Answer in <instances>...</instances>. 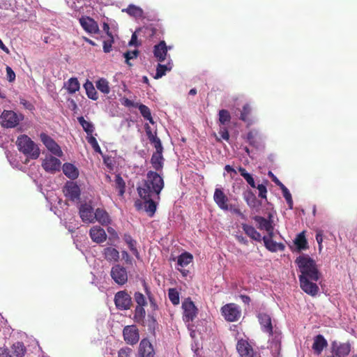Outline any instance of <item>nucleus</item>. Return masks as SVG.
I'll return each instance as SVG.
<instances>
[{
	"mask_svg": "<svg viewBox=\"0 0 357 357\" xmlns=\"http://www.w3.org/2000/svg\"><path fill=\"white\" fill-rule=\"evenodd\" d=\"M261 240H263L264 243V245L266 248L267 250H268L271 252H276L278 250L283 251L284 250L285 246L282 243H277L274 241L273 239H271V238H268L266 236H264Z\"/></svg>",
	"mask_w": 357,
	"mask_h": 357,
	"instance_id": "nucleus-24",
	"label": "nucleus"
},
{
	"mask_svg": "<svg viewBox=\"0 0 357 357\" xmlns=\"http://www.w3.org/2000/svg\"><path fill=\"white\" fill-rule=\"evenodd\" d=\"M65 86L70 94H73L79 91V82L76 77H71L65 84Z\"/></svg>",
	"mask_w": 357,
	"mask_h": 357,
	"instance_id": "nucleus-36",
	"label": "nucleus"
},
{
	"mask_svg": "<svg viewBox=\"0 0 357 357\" xmlns=\"http://www.w3.org/2000/svg\"><path fill=\"white\" fill-rule=\"evenodd\" d=\"M252 108L249 104H245L243 105V109L241 112V115L239 119L243 121H248L249 119V116L251 114Z\"/></svg>",
	"mask_w": 357,
	"mask_h": 357,
	"instance_id": "nucleus-49",
	"label": "nucleus"
},
{
	"mask_svg": "<svg viewBox=\"0 0 357 357\" xmlns=\"http://www.w3.org/2000/svg\"><path fill=\"white\" fill-rule=\"evenodd\" d=\"M296 249L298 252L308 249V243L305 236V232L302 231L298 234L294 241Z\"/></svg>",
	"mask_w": 357,
	"mask_h": 357,
	"instance_id": "nucleus-29",
	"label": "nucleus"
},
{
	"mask_svg": "<svg viewBox=\"0 0 357 357\" xmlns=\"http://www.w3.org/2000/svg\"><path fill=\"white\" fill-rule=\"evenodd\" d=\"M332 349L333 353L337 357H345L348 356L351 351V344L349 342L340 343L333 342Z\"/></svg>",
	"mask_w": 357,
	"mask_h": 357,
	"instance_id": "nucleus-21",
	"label": "nucleus"
},
{
	"mask_svg": "<svg viewBox=\"0 0 357 357\" xmlns=\"http://www.w3.org/2000/svg\"><path fill=\"white\" fill-rule=\"evenodd\" d=\"M301 274L305 278H310L312 281L317 282L319 278V271L314 260L307 255H301L295 261Z\"/></svg>",
	"mask_w": 357,
	"mask_h": 357,
	"instance_id": "nucleus-2",
	"label": "nucleus"
},
{
	"mask_svg": "<svg viewBox=\"0 0 357 357\" xmlns=\"http://www.w3.org/2000/svg\"><path fill=\"white\" fill-rule=\"evenodd\" d=\"M164 186L165 182L160 174L150 170L142 184L137 188L139 196L143 200L144 211L149 217H153L156 211Z\"/></svg>",
	"mask_w": 357,
	"mask_h": 357,
	"instance_id": "nucleus-1",
	"label": "nucleus"
},
{
	"mask_svg": "<svg viewBox=\"0 0 357 357\" xmlns=\"http://www.w3.org/2000/svg\"><path fill=\"white\" fill-rule=\"evenodd\" d=\"M77 121L87 134V136H92L95 130L94 125L91 122L86 121L83 116L77 117Z\"/></svg>",
	"mask_w": 357,
	"mask_h": 357,
	"instance_id": "nucleus-34",
	"label": "nucleus"
},
{
	"mask_svg": "<svg viewBox=\"0 0 357 357\" xmlns=\"http://www.w3.org/2000/svg\"><path fill=\"white\" fill-rule=\"evenodd\" d=\"M257 188L259 190V197L262 199H266L267 193L266 186L264 184H259Z\"/></svg>",
	"mask_w": 357,
	"mask_h": 357,
	"instance_id": "nucleus-56",
	"label": "nucleus"
},
{
	"mask_svg": "<svg viewBox=\"0 0 357 357\" xmlns=\"http://www.w3.org/2000/svg\"><path fill=\"white\" fill-rule=\"evenodd\" d=\"M1 350L0 357H12L8 347L1 348Z\"/></svg>",
	"mask_w": 357,
	"mask_h": 357,
	"instance_id": "nucleus-64",
	"label": "nucleus"
},
{
	"mask_svg": "<svg viewBox=\"0 0 357 357\" xmlns=\"http://www.w3.org/2000/svg\"><path fill=\"white\" fill-rule=\"evenodd\" d=\"M115 188L119 190V196H123L126 192V183L119 174L115 176Z\"/></svg>",
	"mask_w": 357,
	"mask_h": 357,
	"instance_id": "nucleus-38",
	"label": "nucleus"
},
{
	"mask_svg": "<svg viewBox=\"0 0 357 357\" xmlns=\"http://www.w3.org/2000/svg\"><path fill=\"white\" fill-rule=\"evenodd\" d=\"M327 346L328 342L322 335H317L314 337L312 349L316 354L319 355Z\"/></svg>",
	"mask_w": 357,
	"mask_h": 357,
	"instance_id": "nucleus-23",
	"label": "nucleus"
},
{
	"mask_svg": "<svg viewBox=\"0 0 357 357\" xmlns=\"http://www.w3.org/2000/svg\"><path fill=\"white\" fill-rule=\"evenodd\" d=\"M219 121L220 124L225 125L230 122L231 115L228 110L220 109L218 113Z\"/></svg>",
	"mask_w": 357,
	"mask_h": 357,
	"instance_id": "nucleus-47",
	"label": "nucleus"
},
{
	"mask_svg": "<svg viewBox=\"0 0 357 357\" xmlns=\"http://www.w3.org/2000/svg\"><path fill=\"white\" fill-rule=\"evenodd\" d=\"M87 142L89 144H91L92 148L93 149L94 151L98 153H102L101 149L98 143V141L92 135V136H87L86 137Z\"/></svg>",
	"mask_w": 357,
	"mask_h": 357,
	"instance_id": "nucleus-51",
	"label": "nucleus"
},
{
	"mask_svg": "<svg viewBox=\"0 0 357 357\" xmlns=\"http://www.w3.org/2000/svg\"><path fill=\"white\" fill-rule=\"evenodd\" d=\"M124 241L128 245L129 249L132 252V254L139 259V253L137 249L136 245L137 242L134 240L132 236L129 234H125L123 237Z\"/></svg>",
	"mask_w": 357,
	"mask_h": 357,
	"instance_id": "nucleus-32",
	"label": "nucleus"
},
{
	"mask_svg": "<svg viewBox=\"0 0 357 357\" xmlns=\"http://www.w3.org/2000/svg\"><path fill=\"white\" fill-rule=\"evenodd\" d=\"M79 23L84 31L89 33H98L100 31L98 23L90 17L79 18Z\"/></svg>",
	"mask_w": 357,
	"mask_h": 357,
	"instance_id": "nucleus-16",
	"label": "nucleus"
},
{
	"mask_svg": "<svg viewBox=\"0 0 357 357\" xmlns=\"http://www.w3.org/2000/svg\"><path fill=\"white\" fill-rule=\"evenodd\" d=\"M114 43V38H109V40L103 42V51L109 53L112 51V44Z\"/></svg>",
	"mask_w": 357,
	"mask_h": 357,
	"instance_id": "nucleus-55",
	"label": "nucleus"
},
{
	"mask_svg": "<svg viewBox=\"0 0 357 357\" xmlns=\"http://www.w3.org/2000/svg\"><path fill=\"white\" fill-rule=\"evenodd\" d=\"M89 235L92 241L97 243H101L106 241L105 231L100 226H94L91 228Z\"/></svg>",
	"mask_w": 357,
	"mask_h": 357,
	"instance_id": "nucleus-20",
	"label": "nucleus"
},
{
	"mask_svg": "<svg viewBox=\"0 0 357 357\" xmlns=\"http://www.w3.org/2000/svg\"><path fill=\"white\" fill-rule=\"evenodd\" d=\"M144 128L149 140L151 141V139H154V137L157 136L156 132H155V134L153 133L151 128L148 123L144 125Z\"/></svg>",
	"mask_w": 357,
	"mask_h": 357,
	"instance_id": "nucleus-57",
	"label": "nucleus"
},
{
	"mask_svg": "<svg viewBox=\"0 0 357 357\" xmlns=\"http://www.w3.org/2000/svg\"><path fill=\"white\" fill-rule=\"evenodd\" d=\"M172 68V63L168 62L167 65L158 63L156 68V73L154 78L158 79L164 76L167 71H170Z\"/></svg>",
	"mask_w": 357,
	"mask_h": 357,
	"instance_id": "nucleus-37",
	"label": "nucleus"
},
{
	"mask_svg": "<svg viewBox=\"0 0 357 357\" xmlns=\"http://www.w3.org/2000/svg\"><path fill=\"white\" fill-rule=\"evenodd\" d=\"M139 31H142L150 38H153L158 36L159 30L154 27L153 25H149L143 27Z\"/></svg>",
	"mask_w": 357,
	"mask_h": 357,
	"instance_id": "nucleus-43",
	"label": "nucleus"
},
{
	"mask_svg": "<svg viewBox=\"0 0 357 357\" xmlns=\"http://www.w3.org/2000/svg\"><path fill=\"white\" fill-rule=\"evenodd\" d=\"M220 311L225 319L229 322L237 321L241 317V310L240 307L234 303L223 305Z\"/></svg>",
	"mask_w": 357,
	"mask_h": 357,
	"instance_id": "nucleus-4",
	"label": "nucleus"
},
{
	"mask_svg": "<svg viewBox=\"0 0 357 357\" xmlns=\"http://www.w3.org/2000/svg\"><path fill=\"white\" fill-rule=\"evenodd\" d=\"M104 258L108 261H118L119 259V252L114 248L107 247L102 251Z\"/></svg>",
	"mask_w": 357,
	"mask_h": 357,
	"instance_id": "nucleus-28",
	"label": "nucleus"
},
{
	"mask_svg": "<svg viewBox=\"0 0 357 357\" xmlns=\"http://www.w3.org/2000/svg\"><path fill=\"white\" fill-rule=\"evenodd\" d=\"M182 307L183 309V319L184 321H192L197 314V308L194 303L188 298L183 302Z\"/></svg>",
	"mask_w": 357,
	"mask_h": 357,
	"instance_id": "nucleus-10",
	"label": "nucleus"
},
{
	"mask_svg": "<svg viewBox=\"0 0 357 357\" xmlns=\"http://www.w3.org/2000/svg\"><path fill=\"white\" fill-rule=\"evenodd\" d=\"M134 298L135 302L137 303V306H145L147 304L145 296L143 294L139 291L135 293Z\"/></svg>",
	"mask_w": 357,
	"mask_h": 357,
	"instance_id": "nucleus-52",
	"label": "nucleus"
},
{
	"mask_svg": "<svg viewBox=\"0 0 357 357\" xmlns=\"http://www.w3.org/2000/svg\"><path fill=\"white\" fill-rule=\"evenodd\" d=\"M126 11L128 15L135 17H141L143 15L142 9L134 5L128 6Z\"/></svg>",
	"mask_w": 357,
	"mask_h": 357,
	"instance_id": "nucleus-44",
	"label": "nucleus"
},
{
	"mask_svg": "<svg viewBox=\"0 0 357 357\" xmlns=\"http://www.w3.org/2000/svg\"><path fill=\"white\" fill-rule=\"evenodd\" d=\"M310 278H305L303 276H299L300 286L302 290L306 294L314 296L319 291V287L316 283L310 282Z\"/></svg>",
	"mask_w": 357,
	"mask_h": 357,
	"instance_id": "nucleus-14",
	"label": "nucleus"
},
{
	"mask_svg": "<svg viewBox=\"0 0 357 357\" xmlns=\"http://www.w3.org/2000/svg\"><path fill=\"white\" fill-rule=\"evenodd\" d=\"M110 275L114 281L119 285H123L128 282L127 271L119 264L112 268Z\"/></svg>",
	"mask_w": 357,
	"mask_h": 357,
	"instance_id": "nucleus-9",
	"label": "nucleus"
},
{
	"mask_svg": "<svg viewBox=\"0 0 357 357\" xmlns=\"http://www.w3.org/2000/svg\"><path fill=\"white\" fill-rule=\"evenodd\" d=\"M255 221L258 224V228L259 229H266V228L272 223L269 220L266 219L264 217L256 215L254 217Z\"/></svg>",
	"mask_w": 357,
	"mask_h": 357,
	"instance_id": "nucleus-46",
	"label": "nucleus"
},
{
	"mask_svg": "<svg viewBox=\"0 0 357 357\" xmlns=\"http://www.w3.org/2000/svg\"><path fill=\"white\" fill-rule=\"evenodd\" d=\"M114 301L116 307L120 310H128L132 305V298L126 290L116 292Z\"/></svg>",
	"mask_w": 357,
	"mask_h": 357,
	"instance_id": "nucleus-6",
	"label": "nucleus"
},
{
	"mask_svg": "<svg viewBox=\"0 0 357 357\" xmlns=\"http://www.w3.org/2000/svg\"><path fill=\"white\" fill-rule=\"evenodd\" d=\"M63 192L72 201L77 200L80 197L79 187L74 182H67L64 186Z\"/></svg>",
	"mask_w": 357,
	"mask_h": 357,
	"instance_id": "nucleus-17",
	"label": "nucleus"
},
{
	"mask_svg": "<svg viewBox=\"0 0 357 357\" xmlns=\"http://www.w3.org/2000/svg\"><path fill=\"white\" fill-rule=\"evenodd\" d=\"M219 134L220 135L221 137L223 139H225L226 141L229 140V134L228 130L226 128H225V127L224 128H220Z\"/></svg>",
	"mask_w": 357,
	"mask_h": 357,
	"instance_id": "nucleus-59",
	"label": "nucleus"
},
{
	"mask_svg": "<svg viewBox=\"0 0 357 357\" xmlns=\"http://www.w3.org/2000/svg\"><path fill=\"white\" fill-rule=\"evenodd\" d=\"M192 255L188 252H184L178 257L177 264L181 267H185L192 261Z\"/></svg>",
	"mask_w": 357,
	"mask_h": 357,
	"instance_id": "nucleus-39",
	"label": "nucleus"
},
{
	"mask_svg": "<svg viewBox=\"0 0 357 357\" xmlns=\"http://www.w3.org/2000/svg\"><path fill=\"white\" fill-rule=\"evenodd\" d=\"M138 104L137 102H134L133 101L129 100L128 98H123V105L126 106V107H137L138 106Z\"/></svg>",
	"mask_w": 357,
	"mask_h": 357,
	"instance_id": "nucleus-61",
	"label": "nucleus"
},
{
	"mask_svg": "<svg viewBox=\"0 0 357 357\" xmlns=\"http://www.w3.org/2000/svg\"><path fill=\"white\" fill-rule=\"evenodd\" d=\"M16 144L18 150L29 158L36 160L39 157V148L26 135L19 136L17 139Z\"/></svg>",
	"mask_w": 357,
	"mask_h": 357,
	"instance_id": "nucleus-3",
	"label": "nucleus"
},
{
	"mask_svg": "<svg viewBox=\"0 0 357 357\" xmlns=\"http://www.w3.org/2000/svg\"><path fill=\"white\" fill-rule=\"evenodd\" d=\"M258 319L261 326L262 331L268 333L269 335H273V326L271 317L266 313H260L258 315Z\"/></svg>",
	"mask_w": 357,
	"mask_h": 357,
	"instance_id": "nucleus-22",
	"label": "nucleus"
},
{
	"mask_svg": "<svg viewBox=\"0 0 357 357\" xmlns=\"http://www.w3.org/2000/svg\"><path fill=\"white\" fill-rule=\"evenodd\" d=\"M213 200L220 209L223 211H227L229 209L228 197L222 189L215 188L213 195Z\"/></svg>",
	"mask_w": 357,
	"mask_h": 357,
	"instance_id": "nucleus-18",
	"label": "nucleus"
},
{
	"mask_svg": "<svg viewBox=\"0 0 357 357\" xmlns=\"http://www.w3.org/2000/svg\"><path fill=\"white\" fill-rule=\"evenodd\" d=\"M280 189L282 190L283 197L286 200L292 198L289 190L284 186V185L280 187Z\"/></svg>",
	"mask_w": 357,
	"mask_h": 357,
	"instance_id": "nucleus-60",
	"label": "nucleus"
},
{
	"mask_svg": "<svg viewBox=\"0 0 357 357\" xmlns=\"http://www.w3.org/2000/svg\"><path fill=\"white\" fill-rule=\"evenodd\" d=\"M128 44H129L130 46L134 45V46H137V47L140 45V43H139L137 42V37L136 33H134L132 35L131 39H130V40Z\"/></svg>",
	"mask_w": 357,
	"mask_h": 357,
	"instance_id": "nucleus-63",
	"label": "nucleus"
},
{
	"mask_svg": "<svg viewBox=\"0 0 357 357\" xmlns=\"http://www.w3.org/2000/svg\"><path fill=\"white\" fill-rule=\"evenodd\" d=\"M96 220L102 225H107L110 223L111 219L108 213L102 208H97L94 213V221Z\"/></svg>",
	"mask_w": 357,
	"mask_h": 357,
	"instance_id": "nucleus-26",
	"label": "nucleus"
},
{
	"mask_svg": "<svg viewBox=\"0 0 357 357\" xmlns=\"http://www.w3.org/2000/svg\"><path fill=\"white\" fill-rule=\"evenodd\" d=\"M62 169L63 174L70 179L74 180L79 176L78 169L71 163H64Z\"/></svg>",
	"mask_w": 357,
	"mask_h": 357,
	"instance_id": "nucleus-27",
	"label": "nucleus"
},
{
	"mask_svg": "<svg viewBox=\"0 0 357 357\" xmlns=\"http://www.w3.org/2000/svg\"><path fill=\"white\" fill-rule=\"evenodd\" d=\"M171 46H167L165 40H161L160 43L153 47V55L156 60L159 62H163L167 56V52L171 50Z\"/></svg>",
	"mask_w": 357,
	"mask_h": 357,
	"instance_id": "nucleus-13",
	"label": "nucleus"
},
{
	"mask_svg": "<svg viewBox=\"0 0 357 357\" xmlns=\"http://www.w3.org/2000/svg\"><path fill=\"white\" fill-rule=\"evenodd\" d=\"M242 229L244 232L252 239L260 242L261 241V236L255 228L247 224H242Z\"/></svg>",
	"mask_w": 357,
	"mask_h": 357,
	"instance_id": "nucleus-30",
	"label": "nucleus"
},
{
	"mask_svg": "<svg viewBox=\"0 0 357 357\" xmlns=\"http://www.w3.org/2000/svg\"><path fill=\"white\" fill-rule=\"evenodd\" d=\"M1 125L4 128L16 127L23 120L22 114H18L12 110H4L1 114Z\"/></svg>",
	"mask_w": 357,
	"mask_h": 357,
	"instance_id": "nucleus-5",
	"label": "nucleus"
},
{
	"mask_svg": "<svg viewBox=\"0 0 357 357\" xmlns=\"http://www.w3.org/2000/svg\"><path fill=\"white\" fill-rule=\"evenodd\" d=\"M165 158L162 153H153L151 158V164L155 172H161L164 166Z\"/></svg>",
	"mask_w": 357,
	"mask_h": 357,
	"instance_id": "nucleus-25",
	"label": "nucleus"
},
{
	"mask_svg": "<svg viewBox=\"0 0 357 357\" xmlns=\"http://www.w3.org/2000/svg\"><path fill=\"white\" fill-rule=\"evenodd\" d=\"M84 88L86 90V93L89 98L93 100H98V96L97 91L93 83L91 81L86 80V82L84 84Z\"/></svg>",
	"mask_w": 357,
	"mask_h": 357,
	"instance_id": "nucleus-35",
	"label": "nucleus"
},
{
	"mask_svg": "<svg viewBox=\"0 0 357 357\" xmlns=\"http://www.w3.org/2000/svg\"><path fill=\"white\" fill-rule=\"evenodd\" d=\"M238 172L252 188H256L255 182L252 176L248 173L245 168L240 167L238 168Z\"/></svg>",
	"mask_w": 357,
	"mask_h": 357,
	"instance_id": "nucleus-45",
	"label": "nucleus"
},
{
	"mask_svg": "<svg viewBox=\"0 0 357 357\" xmlns=\"http://www.w3.org/2000/svg\"><path fill=\"white\" fill-rule=\"evenodd\" d=\"M7 78L9 82H13L15 79V73L9 66L6 67Z\"/></svg>",
	"mask_w": 357,
	"mask_h": 357,
	"instance_id": "nucleus-58",
	"label": "nucleus"
},
{
	"mask_svg": "<svg viewBox=\"0 0 357 357\" xmlns=\"http://www.w3.org/2000/svg\"><path fill=\"white\" fill-rule=\"evenodd\" d=\"M139 54V52L137 50H135L133 51H127L125 53H123V57L126 59V61H125L126 63L128 66H131L132 64L130 63V61L132 59H137Z\"/></svg>",
	"mask_w": 357,
	"mask_h": 357,
	"instance_id": "nucleus-50",
	"label": "nucleus"
},
{
	"mask_svg": "<svg viewBox=\"0 0 357 357\" xmlns=\"http://www.w3.org/2000/svg\"><path fill=\"white\" fill-rule=\"evenodd\" d=\"M168 296L173 305H176L179 303V293L176 289H169L168 291Z\"/></svg>",
	"mask_w": 357,
	"mask_h": 357,
	"instance_id": "nucleus-48",
	"label": "nucleus"
},
{
	"mask_svg": "<svg viewBox=\"0 0 357 357\" xmlns=\"http://www.w3.org/2000/svg\"><path fill=\"white\" fill-rule=\"evenodd\" d=\"M12 352L16 357H24L26 353V348L22 342H17L11 347Z\"/></svg>",
	"mask_w": 357,
	"mask_h": 357,
	"instance_id": "nucleus-33",
	"label": "nucleus"
},
{
	"mask_svg": "<svg viewBox=\"0 0 357 357\" xmlns=\"http://www.w3.org/2000/svg\"><path fill=\"white\" fill-rule=\"evenodd\" d=\"M137 107L139 109L142 116L146 120L149 121L152 124L154 123L153 119L151 116V110L146 105L139 103Z\"/></svg>",
	"mask_w": 357,
	"mask_h": 357,
	"instance_id": "nucleus-40",
	"label": "nucleus"
},
{
	"mask_svg": "<svg viewBox=\"0 0 357 357\" xmlns=\"http://www.w3.org/2000/svg\"><path fill=\"white\" fill-rule=\"evenodd\" d=\"M132 349L125 347L119 349L118 352V357H130Z\"/></svg>",
	"mask_w": 357,
	"mask_h": 357,
	"instance_id": "nucleus-54",
	"label": "nucleus"
},
{
	"mask_svg": "<svg viewBox=\"0 0 357 357\" xmlns=\"http://www.w3.org/2000/svg\"><path fill=\"white\" fill-rule=\"evenodd\" d=\"M243 198H244L245 201L246 202L247 204L250 208H254L259 206V202L257 200L255 195L250 190H248L243 192Z\"/></svg>",
	"mask_w": 357,
	"mask_h": 357,
	"instance_id": "nucleus-31",
	"label": "nucleus"
},
{
	"mask_svg": "<svg viewBox=\"0 0 357 357\" xmlns=\"http://www.w3.org/2000/svg\"><path fill=\"white\" fill-rule=\"evenodd\" d=\"M149 142L153 144L155 149V151L154 153H163L164 149L162 145L161 140L160 139L159 137L156 136L155 137H154V139H151Z\"/></svg>",
	"mask_w": 357,
	"mask_h": 357,
	"instance_id": "nucleus-53",
	"label": "nucleus"
},
{
	"mask_svg": "<svg viewBox=\"0 0 357 357\" xmlns=\"http://www.w3.org/2000/svg\"><path fill=\"white\" fill-rule=\"evenodd\" d=\"M61 165V162L58 158L50 156L43 160L42 167L47 172L54 174L60 171Z\"/></svg>",
	"mask_w": 357,
	"mask_h": 357,
	"instance_id": "nucleus-15",
	"label": "nucleus"
},
{
	"mask_svg": "<svg viewBox=\"0 0 357 357\" xmlns=\"http://www.w3.org/2000/svg\"><path fill=\"white\" fill-rule=\"evenodd\" d=\"M268 176L272 178V181L280 188L284 185V184L280 182V181L271 172H268Z\"/></svg>",
	"mask_w": 357,
	"mask_h": 357,
	"instance_id": "nucleus-62",
	"label": "nucleus"
},
{
	"mask_svg": "<svg viewBox=\"0 0 357 357\" xmlns=\"http://www.w3.org/2000/svg\"><path fill=\"white\" fill-rule=\"evenodd\" d=\"M96 88L104 94H108L110 92V88L108 81L105 78H100L96 82Z\"/></svg>",
	"mask_w": 357,
	"mask_h": 357,
	"instance_id": "nucleus-41",
	"label": "nucleus"
},
{
	"mask_svg": "<svg viewBox=\"0 0 357 357\" xmlns=\"http://www.w3.org/2000/svg\"><path fill=\"white\" fill-rule=\"evenodd\" d=\"M123 336L124 341L130 345L136 344L139 340V333L135 325H129L123 328Z\"/></svg>",
	"mask_w": 357,
	"mask_h": 357,
	"instance_id": "nucleus-7",
	"label": "nucleus"
},
{
	"mask_svg": "<svg viewBox=\"0 0 357 357\" xmlns=\"http://www.w3.org/2000/svg\"><path fill=\"white\" fill-rule=\"evenodd\" d=\"M79 213L82 220L85 223L94 222V213L93 208L89 204L85 203L80 205L79 208Z\"/></svg>",
	"mask_w": 357,
	"mask_h": 357,
	"instance_id": "nucleus-11",
	"label": "nucleus"
},
{
	"mask_svg": "<svg viewBox=\"0 0 357 357\" xmlns=\"http://www.w3.org/2000/svg\"><path fill=\"white\" fill-rule=\"evenodd\" d=\"M41 142L45 146V147L54 155L61 157L63 152L59 145L48 135L45 132H42L40 135Z\"/></svg>",
	"mask_w": 357,
	"mask_h": 357,
	"instance_id": "nucleus-8",
	"label": "nucleus"
},
{
	"mask_svg": "<svg viewBox=\"0 0 357 357\" xmlns=\"http://www.w3.org/2000/svg\"><path fill=\"white\" fill-rule=\"evenodd\" d=\"M155 350L147 338L141 340L138 348V357H155Z\"/></svg>",
	"mask_w": 357,
	"mask_h": 357,
	"instance_id": "nucleus-12",
	"label": "nucleus"
},
{
	"mask_svg": "<svg viewBox=\"0 0 357 357\" xmlns=\"http://www.w3.org/2000/svg\"><path fill=\"white\" fill-rule=\"evenodd\" d=\"M146 316V311L144 306H136L134 314V320L137 323H142L144 321Z\"/></svg>",
	"mask_w": 357,
	"mask_h": 357,
	"instance_id": "nucleus-42",
	"label": "nucleus"
},
{
	"mask_svg": "<svg viewBox=\"0 0 357 357\" xmlns=\"http://www.w3.org/2000/svg\"><path fill=\"white\" fill-rule=\"evenodd\" d=\"M236 349L241 357H253L254 351L252 346L243 339L238 341Z\"/></svg>",
	"mask_w": 357,
	"mask_h": 357,
	"instance_id": "nucleus-19",
	"label": "nucleus"
}]
</instances>
